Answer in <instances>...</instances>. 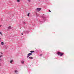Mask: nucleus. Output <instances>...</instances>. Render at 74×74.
<instances>
[{
    "mask_svg": "<svg viewBox=\"0 0 74 74\" xmlns=\"http://www.w3.org/2000/svg\"><path fill=\"white\" fill-rule=\"evenodd\" d=\"M0 39H1V38H0Z\"/></svg>",
    "mask_w": 74,
    "mask_h": 74,
    "instance_id": "24",
    "label": "nucleus"
},
{
    "mask_svg": "<svg viewBox=\"0 0 74 74\" xmlns=\"http://www.w3.org/2000/svg\"><path fill=\"white\" fill-rule=\"evenodd\" d=\"M57 54L58 55H60V56H63V53L59 52H58Z\"/></svg>",
    "mask_w": 74,
    "mask_h": 74,
    "instance_id": "1",
    "label": "nucleus"
},
{
    "mask_svg": "<svg viewBox=\"0 0 74 74\" xmlns=\"http://www.w3.org/2000/svg\"><path fill=\"white\" fill-rule=\"evenodd\" d=\"M28 1L29 2H30V0H28Z\"/></svg>",
    "mask_w": 74,
    "mask_h": 74,
    "instance_id": "16",
    "label": "nucleus"
},
{
    "mask_svg": "<svg viewBox=\"0 0 74 74\" xmlns=\"http://www.w3.org/2000/svg\"><path fill=\"white\" fill-rule=\"evenodd\" d=\"M28 59H33V57H28Z\"/></svg>",
    "mask_w": 74,
    "mask_h": 74,
    "instance_id": "7",
    "label": "nucleus"
},
{
    "mask_svg": "<svg viewBox=\"0 0 74 74\" xmlns=\"http://www.w3.org/2000/svg\"><path fill=\"white\" fill-rule=\"evenodd\" d=\"M42 54H40V56H42Z\"/></svg>",
    "mask_w": 74,
    "mask_h": 74,
    "instance_id": "17",
    "label": "nucleus"
},
{
    "mask_svg": "<svg viewBox=\"0 0 74 74\" xmlns=\"http://www.w3.org/2000/svg\"><path fill=\"white\" fill-rule=\"evenodd\" d=\"M1 65V63H0V66Z\"/></svg>",
    "mask_w": 74,
    "mask_h": 74,
    "instance_id": "23",
    "label": "nucleus"
},
{
    "mask_svg": "<svg viewBox=\"0 0 74 74\" xmlns=\"http://www.w3.org/2000/svg\"><path fill=\"white\" fill-rule=\"evenodd\" d=\"M0 60L1 61V60H2L1 59H0Z\"/></svg>",
    "mask_w": 74,
    "mask_h": 74,
    "instance_id": "21",
    "label": "nucleus"
},
{
    "mask_svg": "<svg viewBox=\"0 0 74 74\" xmlns=\"http://www.w3.org/2000/svg\"><path fill=\"white\" fill-rule=\"evenodd\" d=\"M17 1L18 3H19V2H20V0H17Z\"/></svg>",
    "mask_w": 74,
    "mask_h": 74,
    "instance_id": "11",
    "label": "nucleus"
},
{
    "mask_svg": "<svg viewBox=\"0 0 74 74\" xmlns=\"http://www.w3.org/2000/svg\"><path fill=\"white\" fill-rule=\"evenodd\" d=\"M0 34L1 35H2V33L1 32H0Z\"/></svg>",
    "mask_w": 74,
    "mask_h": 74,
    "instance_id": "15",
    "label": "nucleus"
},
{
    "mask_svg": "<svg viewBox=\"0 0 74 74\" xmlns=\"http://www.w3.org/2000/svg\"><path fill=\"white\" fill-rule=\"evenodd\" d=\"M23 23H24V24H25L26 23L25 22H24Z\"/></svg>",
    "mask_w": 74,
    "mask_h": 74,
    "instance_id": "19",
    "label": "nucleus"
},
{
    "mask_svg": "<svg viewBox=\"0 0 74 74\" xmlns=\"http://www.w3.org/2000/svg\"><path fill=\"white\" fill-rule=\"evenodd\" d=\"M21 34H22V35H23V33H22Z\"/></svg>",
    "mask_w": 74,
    "mask_h": 74,
    "instance_id": "22",
    "label": "nucleus"
},
{
    "mask_svg": "<svg viewBox=\"0 0 74 74\" xmlns=\"http://www.w3.org/2000/svg\"><path fill=\"white\" fill-rule=\"evenodd\" d=\"M1 44L2 45H3L4 44V42H1Z\"/></svg>",
    "mask_w": 74,
    "mask_h": 74,
    "instance_id": "9",
    "label": "nucleus"
},
{
    "mask_svg": "<svg viewBox=\"0 0 74 74\" xmlns=\"http://www.w3.org/2000/svg\"><path fill=\"white\" fill-rule=\"evenodd\" d=\"M30 52H31V53H33V52H34V51H30Z\"/></svg>",
    "mask_w": 74,
    "mask_h": 74,
    "instance_id": "6",
    "label": "nucleus"
},
{
    "mask_svg": "<svg viewBox=\"0 0 74 74\" xmlns=\"http://www.w3.org/2000/svg\"><path fill=\"white\" fill-rule=\"evenodd\" d=\"M12 62H13V60H11L10 61V63H12Z\"/></svg>",
    "mask_w": 74,
    "mask_h": 74,
    "instance_id": "13",
    "label": "nucleus"
},
{
    "mask_svg": "<svg viewBox=\"0 0 74 74\" xmlns=\"http://www.w3.org/2000/svg\"><path fill=\"white\" fill-rule=\"evenodd\" d=\"M3 57V55H1V56L0 55V58H1V57Z\"/></svg>",
    "mask_w": 74,
    "mask_h": 74,
    "instance_id": "14",
    "label": "nucleus"
},
{
    "mask_svg": "<svg viewBox=\"0 0 74 74\" xmlns=\"http://www.w3.org/2000/svg\"><path fill=\"white\" fill-rule=\"evenodd\" d=\"M1 26H2V25H0V27H1Z\"/></svg>",
    "mask_w": 74,
    "mask_h": 74,
    "instance_id": "20",
    "label": "nucleus"
},
{
    "mask_svg": "<svg viewBox=\"0 0 74 74\" xmlns=\"http://www.w3.org/2000/svg\"><path fill=\"white\" fill-rule=\"evenodd\" d=\"M41 10V8H37V9H36V11L38 12V11H40Z\"/></svg>",
    "mask_w": 74,
    "mask_h": 74,
    "instance_id": "2",
    "label": "nucleus"
},
{
    "mask_svg": "<svg viewBox=\"0 0 74 74\" xmlns=\"http://www.w3.org/2000/svg\"><path fill=\"white\" fill-rule=\"evenodd\" d=\"M32 53H29L28 54V55L27 56V58H29V57L30 55H32Z\"/></svg>",
    "mask_w": 74,
    "mask_h": 74,
    "instance_id": "3",
    "label": "nucleus"
},
{
    "mask_svg": "<svg viewBox=\"0 0 74 74\" xmlns=\"http://www.w3.org/2000/svg\"><path fill=\"white\" fill-rule=\"evenodd\" d=\"M11 29V26H9L8 27V30H10V29Z\"/></svg>",
    "mask_w": 74,
    "mask_h": 74,
    "instance_id": "5",
    "label": "nucleus"
},
{
    "mask_svg": "<svg viewBox=\"0 0 74 74\" xmlns=\"http://www.w3.org/2000/svg\"><path fill=\"white\" fill-rule=\"evenodd\" d=\"M49 12H51V10H49Z\"/></svg>",
    "mask_w": 74,
    "mask_h": 74,
    "instance_id": "18",
    "label": "nucleus"
},
{
    "mask_svg": "<svg viewBox=\"0 0 74 74\" xmlns=\"http://www.w3.org/2000/svg\"><path fill=\"white\" fill-rule=\"evenodd\" d=\"M43 19L45 21V20H46V16H43Z\"/></svg>",
    "mask_w": 74,
    "mask_h": 74,
    "instance_id": "4",
    "label": "nucleus"
},
{
    "mask_svg": "<svg viewBox=\"0 0 74 74\" xmlns=\"http://www.w3.org/2000/svg\"><path fill=\"white\" fill-rule=\"evenodd\" d=\"M22 61H21V63L22 64H23V63H24V61H23V60Z\"/></svg>",
    "mask_w": 74,
    "mask_h": 74,
    "instance_id": "10",
    "label": "nucleus"
},
{
    "mask_svg": "<svg viewBox=\"0 0 74 74\" xmlns=\"http://www.w3.org/2000/svg\"><path fill=\"white\" fill-rule=\"evenodd\" d=\"M14 72L15 73H18V70H15L14 71Z\"/></svg>",
    "mask_w": 74,
    "mask_h": 74,
    "instance_id": "8",
    "label": "nucleus"
},
{
    "mask_svg": "<svg viewBox=\"0 0 74 74\" xmlns=\"http://www.w3.org/2000/svg\"><path fill=\"white\" fill-rule=\"evenodd\" d=\"M29 15H30V13H28L27 14L28 16H29Z\"/></svg>",
    "mask_w": 74,
    "mask_h": 74,
    "instance_id": "12",
    "label": "nucleus"
}]
</instances>
